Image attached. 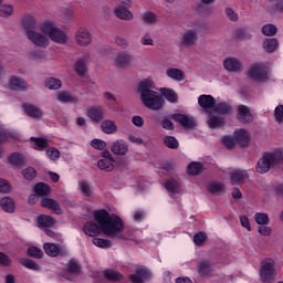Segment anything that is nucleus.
Listing matches in <instances>:
<instances>
[{
    "instance_id": "obj_1",
    "label": "nucleus",
    "mask_w": 283,
    "mask_h": 283,
    "mask_svg": "<svg viewBox=\"0 0 283 283\" xmlns=\"http://www.w3.org/2000/svg\"><path fill=\"white\" fill-rule=\"evenodd\" d=\"M94 218L97 222H87L84 226V233L91 238H96L101 235V232L108 238H123V220L116 214H109L105 210H99L95 212ZM99 224V226H98Z\"/></svg>"
},
{
    "instance_id": "obj_2",
    "label": "nucleus",
    "mask_w": 283,
    "mask_h": 283,
    "mask_svg": "<svg viewBox=\"0 0 283 283\" xmlns=\"http://www.w3.org/2000/svg\"><path fill=\"white\" fill-rule=\"evenodd\" d=\"M137 92L142 98V103L145 105V107H148V109L158 112L165 107V102H163L160 93L154 91V80L145 78L140 81Z\"/></svg>"
},
{
    "instance_id": "obj_3",
    "label": "nucleus",
    "mask_w": 283,
    "mask_h": 283,
    "mask_svg": "<svg viewBox=\"0 0 283 283\" xmlns=\"http://www.w3.org/2000/svg\"><path fill=\"white\" fill-rule=\"evenodd\" d=\"M283 164V148H276L274 150L264 153L258 160L256 171L258 174H268L272 168L277 169Z\"/></svg>"
},
{
    "instance_id": "obj_4",
    "label": "nucleus",
    "mask_w": 283,
    "mask_h": 283,
    "mask_svg": "<svg viewBox=\"0 0 283 283\" xmlns=\"http://www.w3.org/2000/svg\"><path fill=\"white\" fill-rule=\"evenodd\" d=\"M41 32L46 34L53 43H57L59 45H65L67 41H70L67 33L63 31V29L59 28L53 21L43 22L41 25Z\"/></svg>"
},
{
    "instance_id": "obj_5",
    "label": "nucleus",
    "mask_w": 283,
    "mask_h": 283,
    "mask_svg": "<svg viewBox=\"0 0 283 283\" xmlns=\"http://www.w3.org/2000/svg\"><path fill=\"white\" fill-rule=\"evenodd\" d=\"M248 75L252 81L264 83L269 81V67L264 63H254L250 66Z\"/></svg>"
},
{
    "instance_id": "obj_6",
    "label": "nucleus",
    "mask_w": 283,
    "mask_h": 283,
    "mask_svg": "<svg viewBox=\"0 0 283 283\" xmlns=\"http://www.w3.org/2000/svg\"><path fill=\"white\" fill-rule=\"evenodd\" d=\"M113 65L117 70H129L134 67V56L127 52H119L113 59Z\"/></svg>"
},
{
    "instance_id": "obj_7",
    "label": "nucleus",
    "mask_w": 283,
    "mask_h": 283,
    "mask_svg": "<svg viewBox=\"0 0 283 283\" xmlns=\"http://www.w3.org/2000/svg\"><path fill=\"white\" fill-rule=\"evenodd\" d=\"M277 277L275 272V261L268 259L261 263V280L262 282H273Z\"/></svg>"
},
{
    "instance_id": "obj_8",
    "label": "nucleus",
    "mask_w": 283,
    "mask_h": 283,
    "mask_svg": "<svg viewBox=\"0 0 283 283\" xmlns=\"http://www.w3.org/2000/svg\"><path fill=\"white\" fill-rule=\"evenodd\" d=\"M198 30L196 29H187L181 32L180 43L184 48H193V45L198 44Z\"/></svg>"
},
{
    "instance_id": "obj_9",
    "label": "nucleus",
    "mask_w": 283,
    "mask_h": 283,
    "mask_svg": "<svg viewBox=\"0 0 283 283\" xmlns=\"http://www.w3.org/2000/svg\"><path fill=\"white\" fill-rule=\"evenodd\" d=\"M27 38L33 45H36V48H48V45H50V38H48L43 31H29Z\"/></svg>"
},
{
    "instance_id": "obj_10",
    "label": "nucleus",
    "mask_w": 283,
    "mask_h": 283,
    "mask_svg": "<svg viewBox=\"0 0 283 283\" xmlns=\"http://www.w3.org/2000/svg\"><path fill=\"white\" fill-rule=\"evenodd\" d=\"M237 118L240 123H243V125H249L250 123H253L254 117L253 114H251V108L247 105H239L237 107Z\"/></svg>"
},
{
    "instance_id": "obj_11",
    "label": "nucleus",
    "mask_w": 283,
    "mask_h": 283,
    "mask_svg": "<svg viewBox=\"0 0 283 283\" xmlns=\"http://www.w3.org/2000/svg\"><path fill=\"white\" fill-rule=\"evenodd\" d=\"M198 104L205 114H210L216 107V98L211 95H200L198 97Z\"/></svg>"
},
{
    "instance_id": "obj_12",
    "label": "nucleus",
    "mask_w": 283,
    "mask_h": 283,
    "mask_svg": "<svg viewBox=\"0 0 283 283\" xmlns=\"http://www.w3.org/2000/svg\"><path fill=\"white\" fill-rule=\"evenodd\" d=\"M172 120L179 123L181 127L185 129H195L196 128V119L191 116L184 114H174L171 115Z\"/></svg>"
},
{
    "instance_id": "obj_13",
    "label": "nucleus",
    "mask_w": 283,
    "mask_h": 283,
    "mask_svg": "<svg viewBox=\"0 0 283 283\" xmlns=\"http://www.w3.org/2000/svg\"><path fill=\"white\" fill-rule=\"evenodd\" d=\"M75 43L81 48L92 45V33L87 29H80L75 33Z\"/></svg>"
},
{
    "instance_id": "obj_14",
    "label": "nucleus",
    "mask_w": 283,
    "mask_h": 283,
    "mask_svg": "<svg viewBox=\"0 0 283 283\" xmlns=\"http://www.w3.org/2000/svg\"><path fill=\"white\" fill-rule=\"evenodd\" d=\"M223 67L227 72H233L234 74L244 70V65H242V62L238 57H227L223 61Z\"/></svg>"
},
{
    "instance_id": "obj_15",
    "label": "nucleus",
    "mask_w": 283,
    "mask_h": 283,
    "mask_svg": "<svg viewBox=\"0 0 283 283\" xmlns=\"http://www.w3.org/2000/svg\"><path fill=\"white\" fill-rule=\"evenodd\" d=\"M111 151L115 156H126L127 151H129V145L124 139L114 140L111 145Z\"/></svg>"
},
{
    "instance_id": "obj_16",
    "label": "nucleus",
    "mask_w": 283,
    "mask_h": 283,
    "mask_svg": "<svg viewBox=\"0 0 283 283\" xmlns=\"http://www.w3.org/2000/svg\"><path fill=\"white\" fill-rule=\"evenodd\" d=\"M24 114L30 118H35L36 120L43 118V111L33 104L25 103L22 105Z\"/></svg>"
},
{
    "instance_id": "obj_17",
    "label": "nucleus",
    "mask_w": 283,
    "mask_h": 283,
    "mask_svg": "<svg viewBox=\"0 0 283 283\" xmlns=\"http://www.w3.org/2000/svg\"><path fill=\"white\" fill-rule=\"evenodd\" d=\"M41 206L45 209H50L53 213L61 216L63 213V209H61V203L52 198H43L41 200Z\"/></svg>"
},
{
    "instance_id": "obj_18",
    "label": "nucleus",
    "mask_w": 283,
    "mask_h": 283,
    "mask_svg": "<svg viewBox=\"0 0 283 283\" xmlns=\"http://www.w3.org/2000/svg\"><path fill=\"white\" fill-rule=\"evenodd\" d=\"M114 13L122 21H132L134 19V13L127 7L117 6L114 9Z\"/></svg>"
},
{
    "instance_id": "obj_19",
    "label": "nucleus",
    "mask_w": 283,
    "mask_h": 283,
    "mask_svg": "<svg viewBox=\"0 0 283 283\" xmlns=\"http://www.w3.org/2000/svg\"><path fill=\"white\" fill-rule=\"evenodd\" d=\"M91 61H92V56H90V54H86L80 57L75 63V72H77L80 76H83L85 72H87V64Z\"/></svg>"
},
{
    "instance_id": "obj_20",
    "label": "nucleus",
    "mask_w": 283,
    "mask_h": 283,
    "mask_svg": "<svg viewBox=\"0 0 283 283\" xmlns=\"http://www.w3.org/2000/svg\"><path fill=\"white\" fill-rule=\"evenodd\" d=\"M9 87L18 92H23L24 90H28V82L21 77L11 76L9 80Z\"/></svg>"
},
{
    "instance_id": "obj_21",
    "label": "nucleus",
    "mask_w": 283,
    "mask_h": 283,
    "mask_svg": "<svg viewBox=\"0 0 283 283\" xmlns=\"http://www.w3.org/2000/svg\"><path fill=\"white\" fill-rule=\"evenodd\" d=\"M87 116L94 123H101L105 118V111L103 107H92L87 109Z\"/></svg>"
},
{
    "instance_id": "obj_22",
    "label": "nucleus",
    "mask_w": 283,
    "mask_h": 283,
    "mask_svg": "<svg viewBox=\"0 0 283 283\" xmlns=\"http://www.w3.org/2000/svg\"><path fill=\"white\" fill-rule=\"evenodd\" d=\"M101 129L103 134H107L108 136H112V134H118V126L116 125V122L112 119H105L101 124Z\"/></svg>"
},
{
    "instance_id": "obj_23",
    "label": "nucleus",
    "mask_w": 283,
    "mask_h": 283,
    "mask_svg": "<svg viewBox=\"0 0 283 283\" xmlns=\"http://www.w3.org/2000/svg\"><path fill=\"white\" fill-rule=\"evenodd\" d=\"M56 98L60 103H73L74 105H78V97L67 91L59 92Z\"/></svg>"
},
{
    "instance_id": "obj_24",
    "label": "nucleus",
    "mask_w": 283,
    "mask_h": 283,
    "mask_svg": "<svg viewBox=\"0 0 283 283\" xmlns=\"http://www.w3.org/2000/svg\"><path fill=\"white\" fill-rule=\"evenodd\" d=\"M21 24L25 30V34L28 35L29 32H34V28H36V19L30 14H27L22 18Z\"/></svg>"
},
{
    "instance_id": "obj_25",
    "label": "nucleus",
    "mask_w": 283,
    "mask_h": 283,
    "mask_svg": "<svg viewBox=\"0 0 283 283\" xmlns=\"http://www.w3.org/2000/svg\"><path fill=\"white\" fill-rule=\"evenodd\" d=\"M0 207L4 210L6 213H14V210L17 209L14 199L10 197H3L0 199Z\"/></svg>"
},
{
    "instance_id": "obj_26",
    "label": "nucleus",
    "mask_w": 283,
    "mask_h": 283,
    "mask_svg": "<svg viewBox=\"0 0 283 283\" xmlns=\"http://www.w3.org/2000/svg\"><path fill=\"white\" fill-rule=\"evenodd\" d=\"M209 118L207 120L208 127H210V129H218L220 127H222L224 125V118H222L221 116H217L211 114H208Z\"/></svg>"
},
{
    "instance_id": "obj_27",
    "label": "nucleus",
    "mask_w": 283,
    "mask_h": 283,
    "mask_svg": "<svg viewBox=\"0 0 283 283\" xmlns=\"http://www.w3.org/2000/svg\"><path fill=\"white\" fill-rule=\"evenodd\" d=\"M36 222L39 227H42V229H48V227H54L56 221L51 216L40 214L36 219Z\"/></svg>"
},
{
    "instance_id": "obj_28",
    "label": "nucleus",
    "mask_w": 283,
    "mask_h": 283,
    "mask_svg": "<svg viewBox=\"0 0 283 283\" xmlns=\"http://www.w3.org/2000/svg\"><path fill=\"white\" fill-rule=\"evenodd\" d=\"M213 112L227 116L233 112V108L231 107V105H229V103L220 102L218 104H214Z\"/></svg>"
},
{
    "instance_id": "obj_29",
    "label": "nucleus",
    "mask_w": 283,
    "mask_h": 283,
    "mask_svg": "<svg viewBox=\"0 0 283 283\" xmlns=\"http://www.w3.org/2000/svg\"><path fill=\"white\" fill-rule=\"evenodd\" d=\"M144 25H156L158 23V15L151 11H146L142 14Z\"/></svg>"
},
{
    "instance_id": "obj_30",
    "label": "nucleus",
    "mask_w": 283,
    "mask_h": 283,
    "mask_svg": "<svg viewBox=\"0 0 283 283\" xmlns=\"http://www.w3.org/2000/svg\"><path fill=\"white\" fill-rule=\"evenodd\" d=\"M9 163L14 165L15 167H23L25 165L27 159L25 156L21 153H13L9 156Z\"/></svg>"
},
{
    "instance_id": "obj_31",
    "label": "nucleus",
    "mask_w": 283,
    "mask_h": 283,
    "mask_svg": "<svg viewBox=\"0 0 283 283\" xmlns=\"http://www.w3.org/2000/svg\"><path fill=\"white\" fill-rule=\"evenodd\" d=\"M44 87L51 91L61 90V87H63V82L56 77H48L44 81Z\"/></svg>"
},
{
    "instance_id": "obj_32",
    "label": "nucleus",
    "mask_w": 283,
    "mask_h": 283,
    "mask_svg": "<svg viewBox=\"0 0 283 283\" xmlns=\"http://www.w3.org/2000/svg\"><path fill=\"white\" fill-rule=\"evenodd\" d=\"M159 93L166 101H169V103H178V94L176 91L163 87L159 90Z\"/></svg>"
},
{
    "instance_id": "obj_33",
    "label": "nucleus",
    "mask_w": 283,
    "mask_h": 283,
    "mask_svg": "<svg viewBox=\"0 0 283 283\" xmlns=\"http://www.w3.org/2000/svg\"><path fill=\"white\" fill-rule=\"evenodd\" d=\"M197 269H198L199 275H201L202 277L207 275H211V273H213V269L211 268V262L209 261H201L197 265Z\"/></svg>"
},
{
    "instance_id": "obj_34",
    "label": "nucleus",
    "mask_w": 283,
    "mask_h": 283,
    "mask_svg": "<svg viewBox=\"0 0 283 283\" xmlns=\"http://www.w3.org/2000/svg\"><path fill=\"white\" fill-rule=\"evenodd\" d=\"M234 138L242 145V147H244V145L249 143L251 134H249L245 129H239L234 133Z\"/></svg>"
},
{
    "instance_id": "obj_35",
    "label": "nucleus",
    "mask_w": 283,
    "mask_h": 283,
    "mask_svg": "<svg viewBox=\"0 0 283 283\" xmlns=\"http://www.w3.org/2000/svg\"><path fill=\"white\" fill-rule=\"evenodd\" d=\"M166 74L168 78H172V81H185V72L180 69L170 67L166 71Z\"/></svg>"
},
{
    "instance_id": "obj_36",
    "label": "nucleus",
    "mask_w": 283,
    "mask_h": 283,
    "mask_svg": "<svg viewBox=\"0 0 283 283\" xmlns=\"http://www.w3.org/2000/svg\"><path fill=\"white\" fill-rule=\"evenodd\" d=\"M249 178V175L245 172V170L237 169L231 172V180L233 184L240 185V182H244Z\"/></svg>"
},
{
    "instance_id": "obj_37",
    "label": "nucleus",
    "mask_w": 283,
    "mask_h": 283,
    "mask_svg": "<svg viewBox=\"0 0 283 283\" xmlns=\"http://www.w3.org/2000/svg\"><path fill=\"white\" fill-rule=\"evenodd\" d=\"M165 188L169 193H180L182 189L180 188V182L176 179H169L165 182Z\"/></svg>"
},
{
    "instance_id": "obj_38",
    "label": "nucleus",
    "mask_w": 283,
    "mask_h": 283,
    "mask_svg": "<svg viewBox=\"0 0 283 283\" xmlns=\"http://www.w3.org/2000/svg\"><path fill=\"white\" fill-rule=\"evenodd\" d=\"M19 262L22 266H24L25 269H29L30 271H41V265H39L36 261L21 258L19 259Z\"/></svg>"
},
{
    "instance_id": "obj_39",
    "label": "nucleus",
    "mask_w": 283,
    "mask_h": 283,
    "mask_svg": "<svg viewBox=\"0 0 283 283\" xmlns=\"http://www.w3.org/2000/svg\"><path fill=\"white\" fill-rule=\"evenodd\" d=\"M43 249L50 258H56L61 253V249L54 243H44Z\"/></svg>"
},
{
    "instance_id": "obj_40",
    "label": "nucleus",
    "mask_w": 283,
    "mask_h": 283,
    "mask_svg": "<svg viewBox=\"0 0 283 283\" xmlns=\"http://www.w3.org/2000/svg\"><path fill=\"white\" fill-rule=\"evenodd\" d=\"M114 159H99L97 167L101 171H114Z\"/></svg>"
},
{
    "instance_id": "obj_41",
    "label": "nucleus",
    "mask_w": 283,
    "mask_h": 283,
    "mask_svg": "<svg viewBox=\"0 0 283 283\" xmlns=\"http://www.w3.org/2000/svg\"><path fill=\"white\" fill-rule=\"evenodd\" d=\"M205 169V166L198 161H192L188 165V174L190 176H198L199 174H202Z\"/></svg>"
},
{
    "instance_id": "obj_42",
    "label": "nucleus",
    "mask_w": 283,
    "mask_h": 283,
    "mask_svg": "<svg viewBox=\"0 0 283 283\" xmlns=\"http://www.w3.org/2000/svg\"><path fill=\"white\" fill-rule=\"evenodd\" d=\"M8 138H12V140H19V133L8 132L3 128H0V143H8Z\"/></svg>"
},
{
    "instance_id": "obj_43",
    "label": "nucleus",
    "mask_w": 283,
    "mask_h": 283,
    "mask_svg": "<svg viewBox=\"0 0 283 283\" xmlns=\"http://www.w3.org/2000/svg\"><path fill=\"white\" fill-rule=\"evenodd\" d=\"M14 14V6L12 4H0V17L2 19H10Z\"/></svg>"
},
{
    "instance_id": "obj_44",
    "label": "nucleus",
    "mask_w": 283,
    "mask_h": 283,
    "mask_svg": "<svg viewBox=\"0 0 283 283\" xmlns=\"http://www.w3.org/2000/svg\"><path fill=\"white\" fill-rule=\"evenodd\" d=\"M34 192L38 196H50V193L52 192V189L50 188V186H48V184L40 182L35 185Z\"/></svg>"
},
{
    "instance_id": "obj_45",
    "label": "nucleus",
    "mask_w": 283,
    "mask_h": 283,
    "mask_svg": "<svg viewBox=\"0 0 283 283\" xmlns=\"http://www.w3.org/2000/svg\"><path fill=\"white\" fill-rule=\"evenodd\" d=\"M263 49L265 52L270 54L273 53L274 50H277V40L276 39H265L263 41Z\"/></svg>"
},
{
    "instance_id": "obj_46",
    "label": "nucleus",
    "mask_w": 283,
    "mask_h": 283,
    "mask_svg": "<svg viewBox=\"0 0 283 283\" xmlns=\"http://www.w3.org/2000/svg\"><path fill=\"white\" fill-rule=\"evenodd\" d=\"M164 145L168 147V149H178L180 147V143L174 136L164 137Z\"/></svg>"
},
{
    "instance_id": "obj_47",
    "label": "nucleus",
    "mask_w": 283,
    "mask_h": 283,
    "mask_svg": "<svg viewBox=\"0 0 283 283\" xmlns=\"http://www.w3.org/2000/svg\"><path fill=\"white\" fill-rule=\"evenodd\" d=\"M254 220H255L256 224H260V227L268 226L271 223V219L269 218V214L262 213V212H256L254 214Z\"/></svg>"
},
{
    "instance_id": "obj_48",
    "label": "nucleus",
    "mask_w": 283,
    "mask_h": 283,
    "mask_svg": "<svg viewBox=\"0 0 283 283\" xmlns=\"http://www.w3.org/2000/svg\"><path fill=\"white\" fill-rule=\"evenodd\" d=\"M104 277H106V280H111V282H118L119 280H123V274L114 270H105Z\"/></svg>"
},
{
    "instance_id": "obj_49",
    "label": "nucleus",
    "mask_w": 283,
    "mask_h": 283,
    "mask_svg": "<svg viewBox=\"0 0 283 283\" xmlns=\"http://www.w3.org/2000/svg\"><path fill=\"white\" fill-rule=\"evenodd\" d=\"M92 242L95 247H98L99 249H112V241L109 240L94 238L92 239Z\"/></svg>"
},
{
    "instance_id": "obj_50",
    "label": "nucleus",
    "mask_w": 283,
    "mask_h": 283,
    "mask_svg": "<svg viewBox=\"0 0 283 283\" xmlns=\"http://www.w3.org/2000/svg\"><path fill=\"white\" fill-rule=\"evenodd\" d=\"M30 140L35 143V146L33 147V149H48V147H49L48 140H45L43 138L31 137Z\"/></svg>"
},
{
    "instance_id": "obj_51",
    "label": "nucleus",
    "mask_w": 283,
    "mask_h": 283,
    "mask_svg": "<svg viewBox=\"0 0 283 283\" xmlns=\"http://www.w3.org/2000/svg\"><path fill=\"white\" fill-rule=\"evenodd\" d=\"M274 120L277 123V125H283V105L279 104L274 108Z\"/></svg>"
},
{
    "instance_id": "obj_52",
    "label": "nucleus",
    "mask_w": 283,
    "mask_h": 283,
    "mask_svg": "<svg viewBox=\"0 0 283 283\" xmlns=\"http://www.w3.org/2000/svg\"><path fill=\"white\" fill-rule=\"evenodd\" d=\"M262 32L265 36H275L277 34V28L273 24H265L262 28Z\"/></svg>"
},
{
    "instance_id": "obj_53",
    "label": "nucleus",
    "mask_w": 283,
    "mask_h": 283,
    "mask_svg": "<svg viewBox=\"0 0 283 283\" xmlns=\"http://www.w3.org/2000/svg\"><path fill=\"white\" fill-rule=\"evenodd\" d=\"M136 273L143 280V283H145V280H149V277H151V271L147 268H138L136 269Z\"/></svg>"
},
{
    "instance_id": "obj_54",
    "label": "nucleus",
    "mask_w": 283,
    "mask_h": 283,
    "mask_svg": "<svg viewBox=\"0 0 283 283\" xmlns=\"http://www.w3.org/2000/svg\"><path fill=\"white\" fill-rule=\"evenodd\" d=\"M193 242L196 247H202L205 242H207V233L205 232H198L193 235Z\"/></svg>"
},
{
    "instance_id": "obj_55",
    "label": "nucleus",
    "mask_w": 283,
    "mask_h": 283,
    "mask_svg": "<svg viewBox=\"0 0 283 283\" xmlns=\"http://www.w3.org/2000/svg\"><path fill=\"white\" fill-rule=\"evenodd\" d=\"M28 255H30L31 258H35V260H41V258H43V252L36 247H30L28 249Z\"/></svg>"
},
{
    "instance_id": "obj_56",
    "label": "nucleus",
    "mask_w": 283,
    "mask_h": 283,
    "mask_svg": "<svg viewBox=\"0 0 283 283\" xmlns=\"http://www.w3.org/2000/svg\"><path fill=\"white\" fill-rule=\"evenodd\" d=\"M29 61H43L45 59V53L43 51H32L28 53Z\"/></svg>"
},
{
    "instance_id": "obj_57",
    "label": "nucleus",
    "mask_w": 283,
    "mask_h": 283,
    "mask_svg": "<svg viewBox=\"0 0 283 283\" xmlns=\"http://www.w3.org/2000/svg\"><path fill=\"white\" fill-rule=\"evenodd\" d=\"M12 191V185L8 179H0V193H10Z\"/></svg>"
},
{
    "instance_id": "obj_58",
    "label": "nucleus",
    "mask_w": 283,
    "mask_h": 283,
    "mask_svg": "<svg viewBox=\"0 0 283 283\" xmlns=\"http://www.w3.org/2000/svg\"><path fill=\"white\" fill-rule=\"evenodd\" d=\"M78 187L84 196H92V186L87 181H80Z\"/></svg>"
},
{
    "instance_id": "obj_59",
    "label": "nucleus",
    "mask_w": 283,
    "mask_h": 283,
    "mask_svg": "<svg viewBox=\"0 0 283 283\" xmlns=\"http://www.w3.org/2000/svg\"><path fill=\"white\" fill-rule=\"evenodd\" d=\"M208 189L210 193H220V191H224V185L220 182H213L209 185Z\"/></svg>"
},
{
    "instance_id": "obj_60",
    "label": "nucleus",
    "mask_w": 283,
    "mask_h": 283,
    "mask_svg": "<svg viewBox=\"0 0 283 283\" xmlns=\"http://www.w3.org/2000/svg\"><path fill=\"white\" fill-rule=\"evenodd\" d=\"M22 176L27 180H32L33 178H36V170L32 167H28L22 171Z\"/></svg>"
},
{
    "instance_id": "obj_61",
    "label": "nucleus",
    "mask_w": 283,
    "mask_h": 283,
    "mask_svg": "<svg viewBox=\"0 0 283 283\" xmlns=\"http://www.w3.org/2000/svg\"><path fill=\"white\" fill-rule=\"evenodd\" d=\"M91 147H93L94 149H98L99 151H103V149L107 147V143H105V140L103 139H93L91 142Z\"/></svg>"
},
{
    "instance_id": "obj_62",
    "label": "nucleus",
    "mask_w": 283,
    "mask_h": 283,
    "mask_svg": "<svg viewBox=\"0 0 283 283\" xmlns=\"http://www.w3.org/2000/svg\"><path fill=\"white\" fill-rule=\"evenodd\" d=\"M69 271L70 273H75V274L81 273V264H78V261L71 260L69 262Z\"/></svg>"
},
{
    "instance_id": "obj_63",
    "label": "nucleus",
    "mask_w": 283,
    "mask_h": 283,
    "mask_svg": "<svg viewBox=\"0 0 283 283\" xmlns=\"http://www.w3.org/2000/svg\"><path fill=\"white\" fill-rule=\"evenodd\" d=\"M46 156L50 160H56L57 158H61V151L56 148H49L46 149Z\"/></svg>"
},
{
    "instance_id": "obj_64",
    "label": "nucleus",
    "mask_w": 283,
    "mask_h": 283,
    "mask_svg": "<svg viewBox=\"0 0 283 283\" xmlns=\"http://www.w3.org/2000/svg\"><path fill=\"white\" fill-rule=\"evenodd\" d=\"M11 265H12V260H10V256L3 252H0V266H11Z\"/></svg>"
}]
</instances>
